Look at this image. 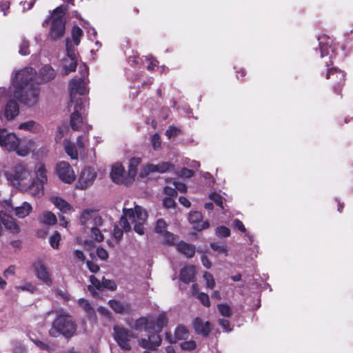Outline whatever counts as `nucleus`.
Returning <instances> with one entry per match:
<instances>
[{"label": "nucleus", "instance_id": "b1692460", "mask_svg": "<svg viewBox=\"0 0 353 353\" xmlns=\"http://www.w3.org/2000/svg\"><path fill=\"white\" fill-rule=\"evenodd\" d=\"M34 178L33 180L46 183L48 181L47 170L44 163L38 162L35 164L34 168Z\"/></svg>", "mask_w": 353, "mask_h": 353}, {"label": "nucleus", "instance_id": "c85d7f7f", "mask_svg": "<svg viewBox=\"0 0 353 353\" xmlns=\"http://www.w3.org/2000/svg\"><path fill=\"white\" fill-rule=\"evenodd\" d=\"M124 168L121 164L117 163L112 168L110 173L112 181L117 183H121L123 181Z\"/></svg>", "mask_w": 353, "mask_h": 353}, {"label": "nucleus", "instance_id": "2eb2a0df", "mask_svg": "<svg viewBox=\"0 0 353 353\" xmlns=\"http://www.w3.org/2000/svg\"><path fill=\"white\" fill-rule=\"evenodd\" d=\"M96 177L97 172L94 168H85L81 172L77 185L81 189H85L93 184Z\"/></svg>", "mask_w": 353, "mask_h": 353}, {"label": "nucleus", "instance_id": "412c9836", "mask_svg": "<svg viewBox=\"0 0 353 353\" xmlns=\"http://www.w3.org/2000/svg\"><path fill=\"white\" fill-rule=\"evenodd\" d=\"M202 219V214L199 212H190L189 214L188 219L190 223L193 224L194 228L198 231L207 229L210 226L209 221H201Z\"/></svg>", "mask_w": 353, "mask_h": 353}, {"label": "nucleus", "instance_id": "72a5a7b5", "mask_svg": "<svg viewBox=\"0 0 353 353\" xmlns=\"http://www.w3.org/2000/svg\"><path fill=\"white\" fill-rule=\"evenodd\" d=\"M39 125L38 124V123H37L34 121L30 120L20 123L18 126V129L32 133H36L39 130Z\"/></svg>", "mask_w": 353, "mask_h": 353}, {"label": "nucleus", "instance_id": "2f4dec72", "mask_svg": "<svg viewBox=\"0 0 353 353\" xmlns=\"http://www.w3.org/2000/svg\"><path fill=\"white\" fill-rule=\"evenodd\" d=\"M109 305L115 312L119 314L128 312L130 310L127 303L114 299L109 301Z\"/></svg>", "mask_w": 353, "mask_h": 353}, {"label": "nucleus", "instance_id": "7ed1b4c3", "mask_svg": "<svg viewBox=\"0 0 353 353\" xmlns=\"http://www.w3.org/2000/svg\"><path fill=\"white\" fill-rule=\"evenodd\" d=\"M77 331V325L72 317L64 310L57 311V316L49 330V334L52 337H58L60 335L66 339L73 336Z\"/></svg>", "mask_w": 353, "mask_h": 353}, {"label": "nucleus", "instance_id": "0eeeda50", "mask_svg": "<svg viewBox=\"0 0 353 353\" xmlns=\"http://www.w3.org/2000/svg\"><path fill=\"white\" fill-rule=\"evenodd\" d=\"M14 89L28 88L32 85H39L37 74L31 67H26L17 72L13 79Z\"/></svg>", "mask_w": 353, "mask_h": 353}, {"label": "nucleus", "instance_id": "bb28decb", "mask_svg": "<svg viewBox=\"0 0 353 353\" xmlns=\"http://www.w3.org/2000/svg\"><path fill=\"white\" fill-rule=\"evenodd\" d=\"M152 325L154 327L153 320H148L145 317H141L134 322V324L132 327L135 330H144L148 333H150Z\"/></svg>", "mask_w": 353, "mask_h": 353}, {"label": "nucleus", "instance_id": "5fc2aeb1", "mask_svg": "<svg viewBox=\"0 0 353 353\" xmlns=\"http://www.w3.org/2000/svg\"><path fill=\"white\" fill-rule=\"evenodd\" d=\"M232 226L234 229L239 230L243 233H246V228L244 226L243 222L238 219H235L232 221Z\"/></svg>", "mask_w": 353, "mask_h": 353}, {"label": "nucleus", "instance_id": "e2e57ef3", "mask_svg": "<svg viewBox=\"0 0 353 353\" xmlns=\"http://www.w3.org/2000/svg\"><path fill=\"white\" fill-rule=\"evenodd\" d=\"M97 254L102 260H105L108 257V253L106 250L101 247L97 248Z\"/></svg>", "mask_w": 353, "mask_h": 353}, {"label": "nucleus", "instance_id": "39448f33", "mask_svg": "<svg viewBox=\"0 0 353 353\" xmlns=\"http://www.w3.org/2000/svg\"><path fill=\"white\" fill-rule=\"evenodd\" d=\"M7 180L14 186L22 190L30 176V172L26 165L17 164L12 170L5 172Z\"/></svg>", "mask_w": 353, "mask_h": 353}, {"label": "nucleus", "instance_id": "6ab92c4d", "mask_svg": "<svg viewBox=\"0 0 353 353\" xmlns=\"http://www.w3.org/2000/svg\"><path fill=\"white\" fill-rule=\"evenodd\" d=\"M150 331V334L148 339H141L139 340V344L141 347L146 349H155L161 345V339L158 334L159 332Z\"/></svg>", "mask_w": 353, "mask_h": 353}, {"label": "nucleus", "instance_id": "de8ad7c7", "mask_svg": "<svg viewBox=\"0 0 353 353\" xmlns=\"http://www.w3.org/2000/svg\"><path fill=\"white\" fill-rule=\"evenodd\" d=\"M17 290L27 291L30 293H34L37 290V288L33 285L31 283L26 282L23 285L17 286L16 288Z\"/></svg>", "mask_w": 353, "mask_h": 353}, {"label": "nucleus", "instance_id": "ea45409f", "mask_svg": "<svg viewBox=\"0 0 353 353\" xmlns=\"http://www.w3.org/2000/svg\"><path fill=\"white\" fill-rule=\"evenodd\" d=\"M175 338L177 340H183L187 339L188 332L185 327L178 326L174 332Z\"/></svg>", "mask_w": 353, "mask_h": 353}, {"label": "nucleus", "instance_id": "4be33fe9", "mask_svg": "<svg viewBox=\"0 0 353 353\" xmlns=\"http://www.w3.org/2000/svg\"><path fill=\"white\" fill-rule=\"evenodd\" d=\"M44 185L45 183L33 180L30 185H26L23 187L22 190L27 192L32 196L41 197L44 194Z\"/></svg>", "mask_w": 353, "mask_h": 353}, {"label": "nucleus", "instance_id": "c03bdc74", "mask_svg": "<svg viewBox=\"0 0 353 353\" xmlns=\"http://www.w3.org/2000/svg\"><path fill=\"white\" fill-rule=\"evenodd\" d=\"M203 277L206 283V286L208 289H213L215 287V281L212 274L205 272Z\"/></svg>", "mask_w": 353, "mask_h": 353}, {"label": "nucleus", "instance_id": "5701e85b", "mask_svg": "<svg viewBox=\"0 0 353 353\" xmlns=\"http://www.w3.org/2000/svg\"><path fill=\"white\" fill-rule=\"evenodd\" d=\"M174 165L170 162H161L158 164H148L145 168L146 174L153 172L165 173L173 170Z\"/></svg>", "mask_w": 353, "mask_h": 353}, {"label": "nucleus", "instance_id": "a878e982", "mask_svg": "<svg viewBox=\"0 0 353 353\" xmlns=\"http://www.w3.org/2000/svg\"><path fill=\"white\" fill-rule=\"evenodd\" d=\"M50 200L63 214L72 210V205L60 196H52Z\"/></svg>", "mask_w": 353, "mask_h": 353}, {"label": "nucleus", "instance_id": "6e6552de", "mask_svg": "<svg viewBox=\"0 0 353 353\" xmlns=\"http://www.w3.org/2000/svg\"><path fill=\"white\" fill-rule=\"evenodd\" d=\"M113 330V337L118 345L123 350L130 351L132 342L136 338L135 334L128 329L117 325L114 326Z\"/></svg>", "mask_w": 353, "mask_h": 353}, {"label": "nucleus", "instance_id": "6e6d98bb", "mask_svg": "<svg viewBox=\"0 0 353 353\" xmlns=\"http://www.w3.org/2000/svg\"><path fill=\"white\" fill-rule=\"evenodd\" d=\"M107 288L110 290H114L117 288V285L115 283L111 280L105 279L103 278L102 281V289Z\"/></svg>", "mask_w": 353, "mask_h": 353}, {"label": "nucleus", "instance_id": "473e14b6", "mask_svg": "<svg viewBox=\"0 0 353 353\" xmlns=\"http://www.w3.org/2000/svg\"><path fill=\"white\" fill-rule=\"evenodd\" d=\"M32 210V205L29 203L25 201L21 206L14 208L15 215L19 219H23L29 215Z\"/></svg>", "mask_w": 353, "mask_h": 353}, {"label": "nucleus", "instance_id": "423d86ee", "mask_svg": "<svg viewBox=\"0 0 353 353\" xmlns=\"http://www.w3.org/2000/svg\"><path fill=\"white\" fill-rule=\"evenodd\" d=\"M40 88L39 85H32L28 88L14 89V97L23 105L33 107L39 100Z\"/></svg>", "mask_w": 353, "mask_h": 353}, {"label": "nucleus", "instance_id": "f3484780", "mask_svg": "<svg viewBox=\"0 0 353 353\" xmlns=\"http://www.w3.org/2000/svg\"><path fill=\"white\" fill-rule=\"evenodd\" d=\"M335 46H319L315 48V52L323 59L325 66L329 68L332 64L335 57Z\"/></svg>", "mask_w": 353, "mask_h": 353}, {"label": "nucleus", "instance_id": "680f3d73", "mask_svg": "<svg viewBox=\"0 0 353 353\" xmlns=\"http://www.w3.org/2000/svg\"><path fill=\"white\" fill-rule=\"evenodd\" d=\"M219 323L225 332H229L232 331V328H230V321L228 320L220 319H219Z\"/></svg>", "mask_w": 353, "mask_h": 353}, {"label": "nucleus", "instance_id": "a19ab883", "mask_svg": "<svg viewBox=\"0 0 353 353\" xmlns=\"http://www.w3.org/2000/svg\"><path fill=\"white\" fill-rule=\"evenodd\" d=\"M215 234L219 239L226 238L230 234V230L224 225L219 226L215 230Z\"/></svg>", "mask_w": 353, "mask_h": 353}, {"label": "nucleus", "instance_id": "c9c22d12", "mask_svg": "<svg viewBox=\"0 0 353 353\" xmlns=\"http://www.w3.org/2000/svg\"><path fill=\"white\" fill-rule=\"evenodd\" d=\"M72 41L74 44H79L81 39L83 36V30L77 25H73L71 29Z\"/></svg>", "mask_w": 353, "mask_h": 353}, {"label": "nucleus", "instance_id": "774afa93", "mask_svg": "<svg viewBox=\"0 0 353 353\" xmlns=\"http://www.w3.org/2000/svg\"><path fill=\"white\" fill-rule=\"evenodd\" d=\"M194 174V172L188 168H183L179 173V175L185 178H190Z\"/></svg>", "mask_w": 353, "mask_h": 353}, {"label": "nucleus", "instance_id": "7c9ffc66", "mask_svg": "<svg viewBox=\"0 0 353 353\" xmlns=\"http://www.w3.org/2000/svg\"><path fill=\"white\" fill-rule=\"evenodd\" d=\"M193 325L195 331L198 334L207 335L210 332V323L206 321L204 322L200 318H196L193 322Z\"/></svg>", "mask_w": 353, "mask_h": 353}, {"label": "nucleus", "instance_id": "79ce46f5", "mask_svg": "<svg viewBox=\"0 0 353 353\" xmlns=\"http://www.w3.org/2000/svg\"><path fill=\"white\" fill-rule=\"evenodd\" d=\"M78 302L88 314L91 316L94 314V308L92 307L90 302L87 299L81 298L79 299Z\"/></svg>", "mask_w": 353, "mask_h": 353}, {"label": "nucleus", "instance_id": "1a4fd4ad", "mask_svg": "<svg viewBox=\"0 0 353 353\" xmlns=\"http://www.w3.org/2000/svg\"><path fill=\"white\" fill-rule=\"evenodd\" d=\"M20 138L16 134L8 132L6 128H0V146L9 152H15L19 149Z\"/></svg>", "mask_w": 353, "mask_h": 353}, {"label": "nucleus", "instance_id": "dca6fc26", "mask_svg": "<svg viewBox=\"0 0 353 353\" xmlns=\"http://www.w3.org/2000/svg\"><path fill=\"white\" fill-rule=\"evenodd\" d=\"M326 78L331 79L334 91L338 92L345 82V73L336 68H327Z\"/></svg>", "mask_w": 353, "mask_h": 353}, {"label": "nucleus", "instance_id": "cd10ccee", "mask_svg": "<svg viewBox=\"0 0 353 353\" xmlns=\"http://www.w3.org/2000/svg\"><path fill=\"white\" fill-rule=\"evenodd\" d=\"M56 76L55 70L50 65H45L39 71V79L41 82H47L53 79Z\"/></svg>", "mask_w": 353, "mask_h": 353}, {"label": "nucleus", "instance_id": "9d476101", "mask_svg": "<svg viewBox=\"0 0 353 353\" xmlns=\"http://www.w3.org/2000/svg\"><path fill=\"white\" fill-rule=\"evenodd\" d=\"M81 224L85 228H90L94 226H103L104 220L97 210H84L79 217Z\"/></svg>", "mask_w": 353, "mask_h": 353}, {"label": "nucleus", "instance_id": "37998d69", "mask_svg": "<svg viewBox=\"0 0 353 353\" xmlns=\"http://www.w3.org/2000/svg\"><path fill=\"white\" fill-rule=\"evenodd\" d=\"M219 313L225 317H230L232 314L231 307L226 303H220L217 305Z\"/></svg>", "mask_w": 353, "mask_h": 353}, {"label": "nucleus", "instance_id": "f03ea898", "mask_svg": "<svg viewBox=\"0 0 353 353\" xmlns=\"http://www.w3.org/2000/svg\"><path fill=\"white\" fill-rule=\"evenodd\" d=\"M123 214L119 221V225L123 228L120 229L115 225L113 235L114 238L119 240L123 236V230L128 232L131 229V225H134V231L139 234L144 233V223L148 218L146 211L139 205H135L134 208H123Z\"/></svg>", "mask_w": 353, "mask_h": 353}, {"label": "nucleus", "instance_id": "393cba45", "mask_svg": "<svg viewBox=\"0 0 353 353\" xmlns=\"http://www.w3.org/2000/svg\"><path fill=\"white\" fill-rule=\"evenodd\" d=\"M196 274V268L194 265H187L181 269L180 280L185 283L193 282Z\"/></svg>", "mask_w": 353, "mask_h": 353}, {"label": "nucleus", "instance_id": "c756f323", "mask_svg": "<svg viewBox=\"0 0 353 353\" xmlns=\"http://www.w3.org/2000/svg\"><path fill=\"white\" fill-rule=\"evenodd\" d=\"M176 249L179 252L188 258L192 257L195 253V247L184 241L177 243Z\"/></svg>", "mask_w": 353, "mask_h": 353}, {"label": "nucleus", "instance_id": "bf43d9fd", "mask_svg": "<svg viewBox=\"0 0 353 353\" xmlns=\"http://www.w3.org/2000/svg\"><path fill=\"white\" fill-rule=\"evenodd\" d=\"M181 348L186 350H192L196 347V343L194 341H185L181 345Z\"/></svg>", "mask_w": 353, "mask_h": 353}, {"label": "nucleus", "instance_id": "09e8293b", "mask_svg": "<svg viewBox=\"0 0 353 353\" xmlns=\"http://www.w3.org/2000/svg\"><path fill=\"white\" fill-rule=\"evenodd\" d=\"M60 240V234L58 232H55L54 234L50 238V244L53 248L57 249L59 248Z\"/></svg>", "mask_w": 353, "mask_h": 353}, {"label": "nucleus", "instance_id": "f8f14e48", "mask_svg": "<svg viewBox=\"0 0 353 353\" xmlns=\"http://www.w3.org/2000/svg\"><path fill=\"white\" fill-rule=\"evenodd\" d=\"M19 114V106L13 99H9L0 110V120L2 122L14 120Z\"/></svg>", "mask_w": 353, "mask_h": 353}, {"label": "nucleus", "instance_id": "a211bd4d", "mask_svg": "<svg viewBox=\"0 0 353 353\" xmlns=\"http://www.w3.org/2000/svg\"><path fill=\"white\" fill-rule=\"evenodd\" d=\"M166 228L165 221L163 219H158L155 226V232L163 237L165 243L172 245L176 241V236L172 233L168 232Z\"/></svg>", "mask_w": 353, "mask_h": 353}, {"label": "nucleus", "instance_id": "20e7f679", "mask_svg": "<svg viewBox=\"0 0 353 353\" xmlns=\"http://www.w3.org/2000/svg\"><path fill=\"white\" fill-rule=\"evenodd\" d=\"M68 7L61 5L56 8L43 23V26L49 27V35L57 39L62 37L65 30V20L64 15Z\"/></svg>", "mask_w": 353, "mask_h": 353}, {"label": "nucleus", "instance_id": "4468645a", "mask_svg": "<svg viewBox=\"0 0 353 353\" xmlns=\"http://www.w3.org/2000/svg\"><path fill=\"white\" fill-rule=\"evenodd\" d=\"M57 172L59 179L66 183H71L76 179V174L73 169L65 161H61L57 164Z\"/></svg>", "mask_w": 353, "mask_h": 353}, {"label": "nucleus", "instance_id": "f704fd0d", "mask_svg": "<svg viewBox=\"0 0 353 353\" xmlns=\"http://www.w3.org/2000/svg\"><path fill=\"white\" fill-rule=\"evenodd\" d=\"M167 319L165 314H161L159 315L156 320V323L154 321V327L152 325L151 330L160 332L162 328L166 325Z\"/></svg>", "mask_w": 353, "mask_h": 353}, {"label": "nucleus", "instance_id": "052dcab7", "mask_svg": "<svg viewBox=\"0 0 353 353\" xmlns=\"http://www.w3.org/2000/svg\"><path fill=\"white\" fill-rule=\"evenodd\" d=\"M163 204L166 208H170L175 206V201L171 196H166L163 201Z\"/></svg>", "mask_w": 353, "mask_h": 353}, {"label": "nucleus", "instance_id": "4d7b16f0", "mask_svg": "<svg viewBox=\"0 0 353 353\" xmlns=\"http://www.w3.org/2000/svg\"><path fill=\"white\" fill-rule=\"evenodd\" d=\"M145 61H148L149 63L147 65V69L148 70H153L157 67V63L158 61L152 56L145 57Z\"/></svg>", "mask_w": 353, "mask_h": 353}, {"label": "nucleus", "instance_id": "69168bd1", "mask_svg": "<svg viewBox=\"0 0 353 353\" xmlns=\"http://www.w3.org/2000/svg\"><path fill=\"white\" fill-rule=\"evenodd\" d=\"M86 264L89 270L92 273H97L100 269L99 266L92 261H88Z\"/></svg>", "mask_w": 353, "mask_h": 353}, {"label": "nucleus", "instance_id": "3c124183", "mask_svg": "<svg viewBox=\"0 0 353 353\" xmlns=\"http://www.w3.org/2000/svg\"><path fill=\"white\" fill-rule=\"evenodd\" d=\"M90 281L92 286H89L88 289L90 291L92 290V287H94L97 290H102V282L97 279L94 276H90Z\"/></svg>", "mask_w": 353, "mask_h": 353}, {"label": "nucleus", "instance_id": "9b49d317", "mask_svg": "<svg viewBox=\"0 0 353 353\" xmlns=\"http://www.w3.org/2000/svg\"><path fill=\"white\" fill-rule=\"evenodd\" d=\"M77 54L75 46H66V57L62 60V67L65 74L74 71L77 65Z\"/></svg>", "mask_w": 353, "mask_h": 353}, {"label": "nucleus", "instance_id": "864d4df0", "mask_svg": "<svg viewBox=\"0 0 353 353\" xmlns=\"http://www.w3.org/2000/svg\"><path fill=\"white\" fill-rule=\"evenodd\" d=\"M151 143L154 150H158L161 147V141L158 134L155 133L151 137Z\"/></svg>", "mask_w": 353, "mask_h": 353}, {"label": "nucleus", "instance_id": "8fccbe9b", "mask_svg": "<svg viewBox=\"0 0 353 353\" xmlns=\"http://www.w3.org/2000/svg\"><path fill=\"white\" fill-rule=\"evenodd\" d=\"M196 298L199 300V301L205 307H210V301L209 299V296L204 293L201 292L200 294H198L196 296Z\"/></svg>", "mask_w": 353, "mask_h": 353}, {"label": "nucleus", "instance_id": "603ef678", "mask_svg": "<svg viewBox=\"0 0 353 353\" xmlns=\"http://www.w3.org/2000/svg\"><path fill=\"white\" fill-rule=\"evenodd\" d=\"M210 247L213 250L218 251L220 254L228 255V250L224 245H219L217 243H211Z\"/></svg>", "mask_w": 353, "mask_h": 353}, {"label": "nucleus", "instance_id": "ddd939ff", "mask_svg": "<svg viewBox=\"0 0 353 353\" xmlns=\"http://www.w3.org/2000/svg\"><path fill=\"white\" fill-rule=\"evenodd\" d=\"M34 270L37 278L46 285L50 287L53 284L52 275L48 268L40 261H36L33 263Z\"/></svg>", "mask_w": 353, "mask_h": 353}, {"label": "nucleus", "instance_id": "a18cd8bd", "mask_svg": "<svg viewBox=\"0 0 353 353\" xmlns=\"http://www.w3.org/2000/svg\"><path fill=\"white\" fill-rule=\"evenodd\" d=\"M99 226L92 227L91 234L92 236L98 242L103 241V235L102 234L101 230L99 228Z\"/></svg>", "mask_w": 353, "mask_h": 353}, {"label": "nucleus", "instance_id": "aec40b11", "mask_svg": "<svg viewBox=\"0 0 353 353\" xmlns=\"http://www.w3.org/2000/svg\"><path fill=\"white\" fill-rule=\"evenodd\" d=\"M37 147L38 145L34 139H26L23 140L20 139V143L19 149L17 150V154L21 157H26Z\"/></svg>", "mask_w": 353, "mask_h": 353}, {"label": "nucleus", "instance_id": "49530a36", "mask_svg": "<svg viewBox=\"0 0 353 353\" xmlns=\"http://www.w3.org/2000/svg\"><path fill=\"white\" fill-rule=\"evenodd\" d=\"M210 199L213 201L218 206L223 208V197L221 193L212 192L209 195Z\"/></svg>", "mask_w": 353, "mask_h": 353}, {"label": "nucleus", "instance_id": "f257e3e1", "mask_svg": "<svg viewBox=\"0 0 353 353\" xmlns=\"http://www.w3.org/2000/svg\"><path fill=\"white\" fill-rule=\"evenodd\" d=\"M79 78L72 79L70 82V101L68 104L70 111L72 110L70 115V124L73 130L79 131L83 129L85 123V114L86 113L85 101L77 95L82 96L86 93L88 77V68L85 63L79 66Z\"/></svg>", "mask_w": 353, "mask_h": 353}, {"label": "nucleus", "instance_id": "e433bc0d", "mask_svg": "<svg viewBox=\"0 0 353 353\" xmlns=\"http://www.w3.org/2000/svg\"><path fill=\"white\" fill-rule=\"evenodd\" d=\"M141 163V159L139 157H133L130 159L129 161V165H128V170H129V174L130 176H135L137 171V167Z\"/></svg>", "mask_w": 353, "mask_h": 353}, {"label": "nucleus", "instance_id": "0e129e2a", "mask_svg": "<svg viewBox=\"0 0 353 353\" xmlns=\"http://www.w3.org/2000/svg\"><path fill=\"white\" fill-rule=\"evenodd\" d=\"M179 130L173 126L169 127V128L166 130L165 134L168 138H171L175 137L178 134Z\"/></svg>", "mask_w": 353, "mask_h": 353}, {"label": "nucleus", "instance_id": "13d9d810", "mask_svg": "<svg viewBox=\"0 0 353 353\" xmlns=\"http://www.w3.org/2000/svg\"><path fill=\"white\" fill-rule=\"evenodd\" d=\"M128 63L131 65L138 64V63H139L140 61H143L142 59L141 58H139V57L137 55V52L136 53L133 52L132 55H128Z\"/></svg>", "mask_w": 353, "mask_h": 353}, {"label": "nucleus", "instance_id": "58836bf2", "mask_svg": "<svg viewBox=\"0 0 353 353\" xmlns=\"http://www.w3.org/2000/svg\"><path fill=\"white\" fill-rule=\"evenodd\" d=\"M57 221L55 214L51 212H46L42 215L41 221L46 225H54Z\"/></svg>", "mask_w": 353, "mask_h": 353}, {"label": "nucleus", "instance_id": "4c0bfd02", "mask_svg": "<svg viewBox=\"0 0 353 353\" xmlns=\"http://www.w3.org/2000/svg\"><path fill=\"white\" fill-rule=\"evenodd\" d=\"M64 147L66 153L70 157L71 159H77L78 151L74 143L68 141L65 143Z\"/></svg>", "mask_w": 353, "mask_h": 353}, {"label": "nucleus", "instance_id": "338daca9", "mask_svg": "<svg viewBox=\"0 0 353 353\" xmlns=\"http://www.w3.org/2000/svg\"><path fill=\"white\" fill-rule=\"evenodd\" d=\"M173 185H174L176 190H178L181 192H184L187 190L186 185L183 183H179V182L176 181V180H174L173 181Z\"/></svg>", "mask_w": 353, "mask_h": 353}]
</instances>
